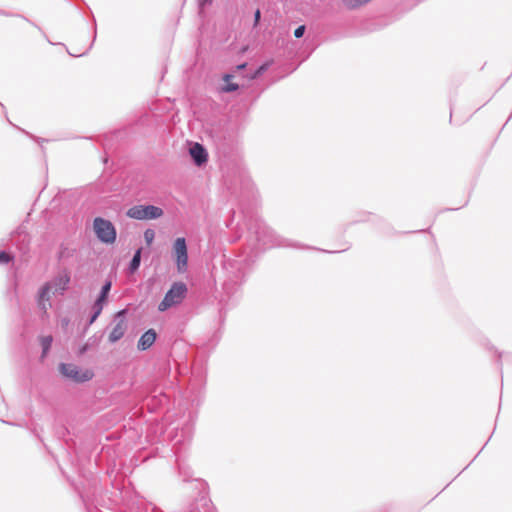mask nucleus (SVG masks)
Returning a JSON list of instances; mask_svg holds the SVG:
<instances>
[{"label":"nucleus","mask_w":512,"mask_h":512,"mask_svg":"<svg viewBox=\"0 0 512 512\" xmlns=\"http://www.w3.org/2000/svg\"><path fill=\"white\" fill-rule=\"evenodd\" d=\"M49 292H50L49 284H45L40 290L39 305H41L43 307V309L46 308L44 302L49 300Z\"/></svg>","instance_id":"11"},{"label":"nucleus","mask_w":512,"mask_h":512,"mask_svg":"<svg viewBox=\"0 0 512 512\" xmlns=\"http://www.w3.org/2000/svg\"><path fill=\"white\" fill-rule=\"evenodd\" d=\"M126 215L136 220H151L160 218L163 210L154 205H135L127 210Z\"/></svg>","instance_id":"4"},{"label":"nucleus","mask_w":512,"mask_h":512,"mask_svg":"<svg viewBox=\"0 0 512 512\" xmlns=\"http://www.w3.org/2000/svg\"><path fill=\"white\" fill-rule=\"evenodd\" d=\"M52 336H43L40 338V343L43 348V356H45L52 344Z\"/></svg>","instance_id":"12"},{"label":"nucleus","mask_w":512,"mask_h":512,"mask_svg":"<svg viewBox=\"0 0 512 512\" xmlns=\"http://www.w3.org/2000/svg\"><path fill=\"white\" fill-rule=\"evenodd\" d=\"M272 62H273V61H272V60H270V61H268V62L264 63L263 65H261V66H260V67L255 71V73H254L253 75H251L250 79H255V78H257L258 76H260L264 71H266V70L269 68V66L272 64Z\"/></svg>","instance_id":"14"},{"label":"nucleus","mask_w":512,"mask_h":512,"mask_svg":"<svg viewBox=\"0 0 512 512\" xmlns=\"http://www.w3.org/2000/svg\"><path fill=\"white\" fill-rule=\"evenodd\" d=\"M212 0H198V4L200 8L202 9L205 5L211 4Z\"/></svg>","instance_id":"19"},{"label":"nucleus","mask_w":512,"mask_h":512,"mask_svg":"<svg viewBox=\"0 0 512 512\" xmlns=\"http://www.w3.org/2000/svg\"><path fill=\"white\" fill-rule=\"evenodd\" d=\"M156 340V332L153 329L146 331L139 339L137 348L141 351L149 349Z\"/></svg>","instance_id":"8"},{"label":"nucleus","mask_w":512,"mask_h":512,"mask_svg":"<svg viewBox=\"0 0 512 512\" xmlns=\"http://www.w3.org/2000/svg\"><path fill=\"white\" fill-rule=\"evenodd\" d=\"M13 257L7 252H0V263H9Z\"/></svg>","instance_id":"17"},{"label":"nucleus","mask_w":512,"mask_h":512,"mask_svg":"<svg viewBox=\"0 0 512 512\" xmlns=\"http://www.w3.org/2000/svg\"><path fill=\"white\" fill-rule=\"evenodd\" d=\"M189 153L197 166H201V165L205 164L208 160L207 151L199 143H194L190 147Z\"/></svg>","instance_id":"7"},{"label":"nucleus","mask_w":512,"mask_h":512,"mask_svg":"<svg viewBox=\"0 0 512 512\" xmlns=\"http://www.w3.org/2000/svg\"><path fill=\"white\" fill-rule=\"evenodd\" d=\"M187 287L182 282H176L172 285L170 290L166 293L164 299L158 306V310L163 312L170 307L180 304L185 298Z\"/></svg>","instance_id":"1"},{"label":"nucleus","mask_w":512,"mask_h":512,"mask_svg":"<svg viewBox=\"0 0 512 512\" xmlns=\"http://www.w3.org/2000/svg\"><path fill=\"white\" fill-rule=\"evenodd\" d=\"M69 280H70V277L68 274H63L59 277L58 279V285L60 287V289L64 290L67 286V284L69 283Z\"/></svg>","instance_id":"16"},{"label":"nucleus","mask_w":512,"mask_h":512,"mask_svg":"<svg viewBox=\"0 0 512 512\" xmlns=\"http://www.w3.org/2000/svg\"><path fill=\"white\" fill-rule=\"evenodd\" d=\"M140 259H141V249H138L130 263V270L132 272H134L138 269V267L140 265Z\"/></svg>","instance_id":"13"},{"label":"nucleus","mask_w":512,"mask_h":512,"mask_svg":"<svg viewBox=\"0 0 512 512\" xmlns=\"http://www.w3.org/2000/svg\"><path fill=\"white\" fill-rule=\"evenodd\" d=\"M304 32H305V26L301 25V26H299L298 28L295 29L294 36L296 38H300V37L303 36Z\"/></svg>","instance_id":"18"},{"label":"nucleus","mask_w":512,"mask_h":512,"mask_svg":"<svg viewBox=\"0 0 512 512\" xmlns=\"http://www.w3.org/2000/svg\"><path fill=\"white\" fill-rule=\"evenodd\" d=\"M259 20H260V10H257L255 12V25L258 24Z\"/></svg>","instance_id":"20"},{"label":"nucleus","mask_w":512,"mask_h":512,"mask_svg":"<svg viewBox=\"0 0 512 512\" xmlns=\"http://www.w3.org/2000/svg\"><path fill=\"white\" fill-rule=\"evenodd\" d=\"M93 230L97 238L106 244H112L116 240V229L112 222L101 217L93 221Z\"/></svg>","instance_id":"2"},{"label":"nucleus","mask_w":512,"mask_h":512,"mask_svg":"<svg viewBox=\"0 0 512 512\" xmlns=\"http://www.w3.org/2000/svg\"><path fill=\"white\" fill-rule=\"evenodd\" d=\"M126 331V322L124 319H120L109 334V341L114 343L120 340Z\"/></svg>","instance_id":"9"},{"label":"nucleus","mask_w":512,"mask_h":512,"mask_svg":"<svg viewBox=\"0 0 512 512\" xmlns=\"http://www.w3.org/2000/svg\"><path fill=\"white\" fill-rule=\"evenodd\" d=\"M111 289V282L105 283L102 287L101 294L93 305L94 314L91 317L90 323H93L97 317L101 314L104 304L106 303L109 291Z\"/></svg>","instance_id":"6"},{"label":"nucleus","mask_w":512,"mask_h":512,"mask_svg":"<svg viewBox=\"0 0 512 512\" xmlns=\"http://www.w3.org/2000/svg\"><path fill=\"white\" fill-rule=\"evenodd\" d=\"M125 313V310L119 311L117 313V317H121Z\"/></svg>","instance_id":"22"},{"label":"nucleus","mask_w":512,"mask_h":512,"mask_svg":"<svg viewBox=\"0 0 512 512\" xmlns=\"http://www.w3.org/2000/svg\"><path fill=\"white\" fill-rule=\"evenodd\" d=\"M344 5L346 6V0H343Z\"/></svg>","instance_id":"23"},{"label":"nucleus","mask_w":512,"mask_h":512,"mask_svg":"<svg viewBox=\"0 0 512 512\" xmlns=\"http://www.w3.org/2000/svg\"><path fill=\"white\" fill-rule=\"evenodd\" d=\"M246 67V63L240 64L236 67L237 70H242Z\"/></svg>","instance_id":"21"},{"label":"nucleus","mask_w":512,"mask_h":512,"mask_svg":"<svg viewBox=\"0 0 512 512\" xmlns=\"http://www.w3.org/2000/svg\"><path fill=\"white\" fill-rule=\"evenodd\" d=\"M154 238H155V232L154 230L152 229H146L144 231V239H145V242L148 246H150L153 241H154Z\"/></svg>","instance_id":"15"},{"label":"nucleus","mask_w":512,"mask_h":512,"mask_svg":"<svg viewBox=\"0 0 512 512\" xmlns=\"http://www.w3.org/2000/svg\"><path fill=\"white\" fill-rule=\"evenodd\" d=\"M232 78L233 76L230 74H225L223 76V80L226 82V85L222 87L223 92L229 93L236 91L239 88L238 84L230 82Z\"/></svg>","instance_id":"10"},{"label":"nucleus","mask_w":512,"mask_h":512,"mask_svg":"<svg viewBox=\"0 0 512 512\" xmlns=\"http://www.w3.org/2000/svg\"><path fill=\"white\" fill-rule=\"evenodd\" d=\"M59 371L60 373L76 382V383H83L91 380L94 376V373L90 369H80L77 365L71 364V363H61L59 365Z\"/></svg>","instance_id":"3"},{"label":"nucleus","mask_w":512,"mask_h":512,"mask_svg":"<svg viewBox=\"0 0 512 512\" xmlns=\"http://www.w3.org/2000/svg\"><path fill=\"white\" fill-rule=\"evenodd\" d=\"M173 251L176 258L178 272H185L188 265V253L185 238L179 237L175 240L173 244Z\"/></svg>","instance_id":"5"}]
</instances>
